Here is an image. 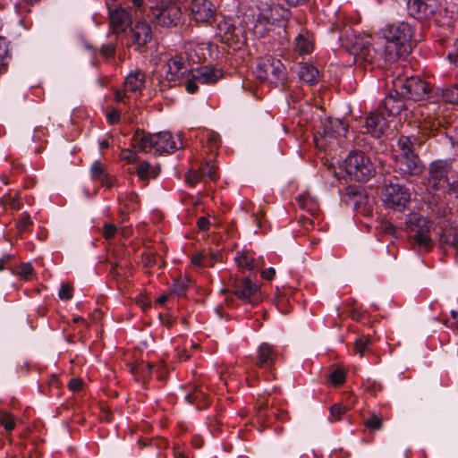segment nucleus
Segmentation results:
<instances>
[{"label": "nucleus", "instance_id": "1", "mask_svg": "<svg viewBox=\"0 0 458 458\" xmlns=\"http://www.w3.org/2000/svg\"><path fill=\"white\" fill-rule=\"evenodd\" d=\"M383 34L386 40L384 49L385 59L389 62L405 58L416 45L414 28L405 21L386 26Z\"/></svg>", "mask_w": 458, "mask_h": 458}, {"label": "nucleus", "instance_id": "2", "mask_svg": "<svg viewBox=\"0 0 458 458\" xmlns=\"http://www.w3.org/2000/svg\"><path fill=\"white\" fill-rule=\"evenodd\" d=\"M131 146L140 152L148 153L154 149L156 153L159 154L174 152L178 148L170 132L150 134L139 129L131 138Z\"/></svg>", "mask_w": 458, "mask_h": 458}, {"label": "nucleus", "instance_id": "3", "mask_svg": "<svg viewBox=\"0 0 458 458\" xmlns=\"http://www.w3.org/2000/svg\"><path fill=\"white\" fill-rule=\"evenodd\" d=\"M150 18L156 24L170 28L176 26L182 17V10L173 0H148Z\"/></svg>", "mask_w": 458, "mask_h": 458}, {"label": "nucleus", "instance_id": "4", "mask_svg": "<svg viewBox=\"0 0 458 458\" xmlns=\"http://www.w3.org/2000/svg\"><path fill=\"white\" fill-rule=\"evenodd\" d=\"M396 94L413 101H420L430 98L433 87L419 76L397 78L394 82Z\"/></svg>", "mask_w": 458, "mask_h": 458}, {"label": "nucleus", "instance_id": "5", "mask_svg": "<svg viewBox=\"0 0 458 458\" xmlns=\"http://www.w3.org/2000/svg\"><path fill=\"white\" fill-rule=\"evenodd\" d=\"M342 47L353 55L355 62L374 63L377 51L371 47L369 37H361L348 30L344 37H340Z\"/></svg>", "mask_w": 458, "mask_h": 458}, {"label": "nucleus", "instance_id": "6", "mask_svg": "<svg viewBox=\"0 0 458 458\" xmlns=\"http://www.w3.org/2000/svg\"><path fill=\"white\" fill-rule=\"evenodd\" d=\"M346 173L358 182L369 181L376 173L375 167L362 151H352L344 160Z\"/></svg>", "mask_w": 458, "mask_h": 458}, {"label": "nucleus", "instance_id": "7", "mask_svg": "<svg viewBox=\"0 0 458 458\" xmlns=\"http://www.w3.org/2000/svg\"><path fill=\"white\" fill-rule=\"evenodd\" d=\"M348 126L340 119L328 118L314 135V141L318 148H327L340 137H344Z\"/></svg>", "mask_w": 458, "mask_h": 458}, {"label": "nucleus", "instance_id": "8", "mask_svg": "<svg viewBox=\"0 0 458 458\" xmlns=\"http://www.w3.org/2000/svg\"><path fill=\"white\" fill-rule=\"evenodd\" d=\"M257 77L263 81L277 85L286 80V68L281 60L270 55L261 58L256 69Z\"/></svg>", "mask_w": 458, "mask_h": 458}, {"label": "nucleus", "instance_id": "9", "mask_svg": "<svg viewBox=\"0 0 458 458\" xmlns=\"http://www.w3.org/2000/svg\"><path fill=\"white\" fill-rule=\"evenodd\" d=\"M452 170V161L449 159H437L428 164L427 186L433 191L444 189L448 182V174Z\"/></svg>", "mask_w": 458, "mask_h": 458}, {"label": "nucleus", "instance_id": "10", "mask_svg": "<svg viewBox=\"0 0 458 458\" xmlns=\"http://www.w3.org/2000/svg\"><path fill=\"white\" fill-rule=\"evenodd\" d=\"M382 199L387 207L401 210L410 202L411 193L405 186L389 182L382 189Z\"/></svg>", "mask_w": 458, "mask_h": 458}, {"label": "nucleus", "instance_id": "11", "mask_svg": "<svg viewBox=\"0 0 458 458\" xmlns=\"http://www.w3.org/2000/svg\"><path fill=\"white\" fill-rule=\"evenodd\" d=\"M423 169L424 165L417 154L395 156L394 172L403 179L420 176Z\"/></svg>", "mask_w": 458, "mask_h": 458}, {"label": "nucleus", "instance_id": "12", "mask_svg": "<svg viewBox=\"0 0 458 458\" xmlns=\"http://www.w3.org/2000/svg\"><path fill=\"white\" fill-rule=\"evenodd\" d=\"M222 42L233 50H239L247 44V32L242 27H237L228 21H221L217 26Z\"/></svg>", "mask_w": 458, "mask_h": 458}, {"label": "nucleus", "instance_id": "13", "mask_svg": "<svg viewBox=\"0 0 458 458\" xmlns=\"http://www.w3.org/2000/svg\"><path fill=\"white\" fill-rule=\"evenodd\" d=\"M232 292L245 302L256 304L259 301V286L248 277L234 278L232 282Z\"/></svg>", "mask_w": 458, "mask_h": 458}, {"label": "nucleus", "instance_id": "14", "mask_svg": "<svg viewBox=\"0 0 458 458\" xmlns=\"http://www.w3.org/2000/svg\"><path fill=\"white\" fill-rule=\"evenodd\" d=\"M165 67L166 71L165 79L169 83H174L173 85H169L170 87L181 84V79L189 77L191 72L184 58L179 55L170 58L167 61Z\"/></svg>", "mask_w": 458, "mask_h": 458}, {"label": "nucleus", "instance_id": "15", "mask_svg": "<svg viewBox=\"0 0 458 458\" xmlns=\"http://www.w3.org/2000/svg\"><path fill=\"white\" fill-rule=\"evenodd\" d=\"M409 14L417 20H426L432 17L437 10V0H408Z\"/></svg>", "mask_w": 458, "mask_h": 458}, {"label": "nucleus", "instance_id": "16", "mask_svg": "<svg viewBox=\"0 0 458 458\" xmlns=\"http://www.w3.org/2000/svg\"><path fill=\"white\" fill-rule=\"evenodd\" d=\"M190 10L198 22L211 23L215 20L216 9L209 0H192Z\"/></svg>", "mask_w": 458, "mask_h": 458}, {"label": "nucleus", "instance_id": "17", "mask_svg": "<svg viewBox=\"0 0 458 458\" xmlns=\"http://www.w3.org/2000/svg\"><path fill=\"white\" fill-rule=\"evenodd\" d=\"M366 132L374 138H380L388 127L385 114L379 109L370 112L365 120Z\"/></svg>", "mask_w": 458, "mask_h": 458}, {"label": "nucleus", "instance_id": "18", "mask_svg": "<svg viewBox=\"0 0 458 458\" xmlns=\"http://www.w3.org/2000/svg\"><path fill=\"white\" fill-rule=\"evenodd\" d=\"M131 38L136 50L143 52V48L152 39V30L150 26L144 21H138L131 30Z\"/></svg>", "mask_w": 458, "mask_h": 458}, {"label": "nucleus", "instance_id": "19", "mask_svg": "<svg viewBox=\"0 0 458 458\" xmlns=\"http://www.w3.org/2000/svg\"><path fill=\"white\" fill-rule=\"evenodd\" d=\"M343 199L346 205L359 209L362 205L366 204L368 196L362 186L348 185L343 191Z\"/></svg>", "mask_w": 458, "mask_h": 458}, {"label": "nucleus", "instance_id": "20", "mask_svg": "<svg viewBox=\"0 0 458 458\" xmlns=\"http://www.w3.org/2000/svg\"><path fill=\"white\" fill-rule=\"evenodd\" d=\"M109 9L110 26L115 33L123 32L131 23V16L127 10L122 7Z\"/></svg>", "mask_w": 458, "mask_h": 458}, {"label": "nucleus", "instance_id": "21", "mask_svg": "<svg viewBox=\"0 0 458 458\" xmlns=\"http://www.w3.org/2000/svg\"><path fill=\"white\" fill-rule=\"evenodd\" d=\"M390 93L387 95L380 103L378 109L384 113L385 114L390 115H397L401 113V111L404 108L403 99L405 98H402L400 94Z\"/></svg>", "mask_w": 458, "mask_h": 458}, {"label": "nucleus", "instance_id": "22", "mask_svg": "<svg viewBox=\"0 0 458 458\" xmlns=\"http://www.w3.org/2000/svg\"><path fill=\"white\" fill-rule=\"evenodd\" d=\"M90 175L93 181L100 182L106 189L113 187L116 182L115 177L107 172L106 165L98 160L90 167Z\"/></svg>", "mask_w": 458, "mask_h": 458}, {"label": "nucleus", "instance_id": "23", "mask_svg": "<svg viewBox=\"0 0 458 458\" xmlns=\"http://www.w3.org/2000/svg\"><path fill=\"white\" fill-rule=\"evenodd\" d=\"M276 359V352L274 346L267 343L261 344L257 351L255 364L260 369H271Z\"/></svg>", "mask_w": 458, "mask_h": 458}, {"label": "nucleus", "instance_id": "24", "mask_svg": "<svg viewBox=\"0 0 458 458\" xmlns=\"http://www.w3.org/2000/svg\"><path fill=\"white\" fill-rule=\"evenodd\" d=\"M252 33L259 38H274L275 25L268 18L259 14L252 28Z\"/></svg>", "mask_w": 458, "mask_h": 458}, {"label": "nucleus", "instance_id": "25", "mask_svg": "<svg viewBox=\"0 0 458 458\" xmlns=\"http://www.w3.org/2000/svg\"><path fill=\"white\" fill-rule=\"evenodd\" d=\"M293 46L294 51L301 55L310 54L313 50L312 35L306 30H301L295 37Z\"/></svg>", "mask_w": 458, "mask_h": 458}, {"label": "nucleus", "instance_id": "26", "mask_svg": "<svg viewBox=\"0 0 458 458\" xmlns=\"http://www.w3.org/2000/svg\"><path fill=\"white\" fill-rule=\"evenodd\" d=\"M439 244L445 251L453 250L454 255L458 256V230L454 227L444 230L439 236Z\"/></svg>", "mask_w": 458, "mask_h": 458}, {"label": "nucleus", "instance_id": "27", "mask_svg": "<svg viewBox=\"0 0 458 458\" xmlns=\"http://www.w3.org/2000/svg\"><path fill=\"white\" fill-rule=\"evenodd\" d=\"M145 79L144 72L139 70L131 72L125 78L123 88L131 92L140 91L144 87Z\"/></svg>", "mask_w": 458, "mask_h": 458}, {"label": "nucleus", "instance_id": "28", "mask_svg": "<svg viewBox=\"0 0 458 458\" xmlns=\"http://www.w3.org/2000/svg\"><path fill=\"white\" fill-rule=\"evenodd\" d=\"M442 126V121L435 117L424 118L419 124V132L425 137L434 136Z\"/></svg>", "mask_w": 458, "mask_h": 458}, {"label": "nucleus", "instance_id": "29", "mask_svg": "<svg viewBox=\"0 0 458 458\" xmlns=\"http://www.w3.org/2000/svg\"><path fill=\"white\" fill-rule=\"evenodd\" d=\"M296 200L299 208L307 211L312 216H316L318 213L319 205L310 194H301L298 196Z\"/></svg>", "mask_w": 458, "mask_h": 458}, {"label": "nucleus", "instance_id": "30", "mask_svg": "<svg viewBox=\"0 0 458 458\" xmlns=\"http://www.w3.org/2000/svg\"><path fill=\"white\" fill-rule=\"evenodd\" d=\"M235 261L240 267L248 270H253L260 266V261L255 259L254 253L248 250L238 253Z\"/></svg>", "mask_w": 458, "mask_h": 458}, {"label": "nucleus", "instance_id": "31", "mask_svg": "<svg viewBox=\"0 0 458 458\" xmlns=\"http://www.w3.org/2000/svg\"><path fill=\"white\" fill-rule=\"evenodd\" d=\"M298 75L302 81L313 85L318 81V71L311 64H301L298 71Z\"/></svg>", "mask_w": 458, "mask_h": 458}, {"label": "nucleus", "instance_id": "32", "mask_svg": "<svg viewBox=\"0 0 458 458\" xmlns=\"http://www.w3.org/2000/svg\"><path fill=\"white\" fill-rule=\"evenodd\" d=\"M135 172L141 181H148L150 178H156L157 176L159 168L151 165L147 161H142L138 165Z\"/></svg>", "mask_w": 458, "mask_h": 458}, {"label": "nucleus", "instance_id": "33", "mask_svg": "<svg viewBox=\"0 0 458 458\" xmlns=\"http://www.w3.org/2000/svg\"><path fill=\"white\" fill-rule=\"evenodd\" d=\"M206 398L207 395L201 391L200 387L197 386L185 396L188 403H195L199 410L208 405Z\"/></svg>", "mask_w": 458, "mask_h": 458}, {"label": "nucleus", "instance_id": "34", "mask_svg": "<svg viewBox=\"0 0 458 458\" xmlns=\"http://www.w3.org/2000/svg\"><path fill=\"white\" fill-rule=\"evenodd\" d=\"M432 227L431 222L423 216H414L411 219V233H429Z\"/></svg>", "mask_w": 458, "mask_h": 458}, {"label": "nucleus", "instance_id": "35", "mask_svg": "<svg viewBox=\"0 0 458 458\" xmlns=\"http://www.w3.org/2000/svg\"><path fill=\"white\" fill-rule=\"evenodd\" d=\"M428 233H415L411 235L413 242L416 243L420 250H423L426 252L429 251L434 245L433 241Z\"/></svg>", "mask_w": 458, "mask_h": 458}, {"label": "nucleus", "instance_id": "36", "mask_svg": "<svg viewBox=\"0 0 458 458\" xmlns=\"http://www.w3.org/2000/svg\"><path fill=\"white\" fill-rule=\"evenodd\" d=\"M414 141L411 137L400 136L397 141L398 154L397 155H410L415 154L413 148Z\"/></svg>", "mask_w": 458, "mask_h": 458}, {"label": "nucleus", "instance_id": "37", "mask_svg": "<svg viewBox=\"0 0 458 458\" xmlns=\"http://www.w3.org/2000/svg\"><path fill=\"white\" fill-rule=\"evenodd\" d=\"M217 166L209 162H205L199 166L200 174L203 177H208L211 181H216L218 178Z\"/></svg>", "mask_w": 458, "mask_h": 458}, {"label": "nucleus", "instance_id": "38", "mask_svg": "<svg viewBox=\"0 0 458 458\" xmlns=\"http://www.w3.org/2000/svg\"><path fill=\"white\" fill-rule=\"evenodd\" d=\"M442 98L446 103L458 105V85L443 89Z\"/></svg>", "mask_w": 458, "mask_h": 458}, {"label": "nucleus", "instance_id": "39", "mask_svg": "<svg viewBox=\"0 0 458 458\" xmlns=\"http://www.w3.org/2000/svg\"><path fill=\"white\" fill-rule=\"evenodd\" d=\"M140 448H143L147 445H155L158 448L165 447L168 444L167 440L165 438H158V437H142L140 438L137 442Z\"/></svg>", "mask_w": 458, "mask_h": 458}, {"label": "nucleus", "instance_id": "40", "mask_svg": "<svg viewBox=\"0 0 458 458\" xmlns=\"http://www.w3.org/2000/svg\"><path fill=\"white\" fill-rule=\"evenodd\" d=\"M216 71L214 70H204L197 76H193L194 80L200 81L201 83H214L217 81L218 75Z\"/></svg>", "mask_w": 458, "mask_h": 458}, {"label": "nucleus", "instance_id": "41", "mask_svg": "<svg viewBox=\"0 0 458 458\" xmlns=\"http://www.w3.org/2000/svg\"><path fill=\"white\" fill-rule=\"evenodd\" d=\"M364 425L369 429H378L383 426V417L376 413H371L369 418L364 420Z\"/></svg>", "mask_w": 458, "mask_h": 458}, {"label": "nucleus", "instance_id": "42", "mask_svg": "<svg viewBox=\"0 0 458 458\" xmlns=\"http://www.w3.org/2000/svg\"><path fill=\"white\" fill-rule=\"evenodd\" d=\"M0 426L4 427V429L9 430L13 429L17 424L14 417L11 413L4 412L0 415Z\"/></svg>", "mask_w": 458, "mask_h": 458}, {"label": "nucleus", "instance_id": "43", "mask_svg": "<svg viewBox=\"0 0 458 458\" xmlns=\"http://www.w3.org/2000/svg\"><path fill=\"white\" fill-rule=\"evenodd\" d=\"M370 343H371L370 339L367 336H362V337L358 338L354 344L355 352L359 353L360 356H362L364 354L365 351L368 349Z\"/></svg>", "mask_w": 458, "mask_h": 458}, {"label": "nucleus", "instance_id": "44", "mask_svg": "<svg viewBox=\"0 0 458 458\" xmlns=\"http://www.w3.org/2000/svg\"><path fill=\"white\" fill-rule=\"evenodd\" d=\"M1 203L2 205L4 206H8L9 208L14 209V210H19L21 207V203L20 201V199L16 197V195L14 197H12L10 194L7 195V196H4L1 199Z\"/></svg>", "mask_w": 458, "mask_h": 458}, {"label": "nucleus", "instance_id": "45", "mask_svg": "<svg viewBox=\"0 0 458 458\" xmlns=\"http://www.w3.org/2000/svg\"><path fill=\"white\" fill-rule=\"evenodd\" d=\"M187 288L188 281L186 279H178L173 284L172 292L177 295H182Z\"/></svg>", "mask_w": 458, "mask_h": 458}, {"label": "nucleus", "instance_id": "46", "mask_svg": "<svg viewBox=\"0 0 458 458\" xmlns=\"http://www.w3.org/2000/svg\"><path fill=\"white\" fill-rule=\"evenodd\" d=\"M31 225L32 220L30 216L28 214L24 213L21 215L16 227L19 233H21L23 232H26Z\"/></svg>", "mask_w": 458, "mask_h": 458}, {"label": "nucleus", "instance_id": "47", "mask_svg": "<svg viewBox=\"0 0 458 458\" xmlns=\"http://www.w3.org/2000/svg\"><path fill=\"white\" fill-rule=\"evenodd\" d=\"M268 404H269L268 397L262 396L258 399L257 407H258V417H259V422L261 420V417L267 415V413H264V411H266L267 410Z\"/></svg>", "mask_w": 458, "mask_h": 458}, {"label": "nucleus", "instance_id": "48", "mask_svg": "<svg viewBox=\"0 0 458 458\" xmlns=\"http://www.w3.org/2000/svg\"><path fill=\"white\" fill-rule=\"evenodd\" d=\"M346 411V407L342 403H335L330 408V415L334 420H341V416L344 415Z\"/></svg>", "mask_w": 458, "mask_h": 458}, {"label": "nucleus", "instance_id": "49", "mask_svg": "<svg viewBox=\"0 0 458 458\" xmlns=\"http://www.w3.org/2000/svg\"><path fill=\"white\" fill-rule=\"evenodd\" d=\"M331 382L335 386L343 384L345 381V374L341 369H335L329 377Z\"/></svg>", "mask_w": 458, "mask_h": 458}, {"label": "nucleus", "instance_id": "50", "mask_svg": "<svg viewBox=\"0 0 458 458\" xmlns=\"http://www.w3.org/2000/svg\"><path fill=\"white\" fill-rule=\"evenodd\" d=\"M210 260H211L210 258H208L206 255H202L201 253H199V254H198L196 256H193L191 258V264L194 265V266H197V267H207L209 264H211Z\"/></svg>", "mask_w": 458, "mask_h": 458}, {"label": "nucleus", "instance_id": "51", "mask_svg": "<svg viewBox=\"0 0 458 458\" xmlns=\"http://www.w3.org/2000/svg\"><path fill=\"white\" fill-rule=\"evenodd\" d=\"M157 256L153 252L144 253L142 256V262L144 267H152L157 264Z\"/></svg>", "mask_w": 458, "mask_h": 458}, {"label": "nucleus", "instance_id": "52", "mask_svg": "<svg viewBox=\"0 0 458 458\" xmlns=\"http://www.w3.org/2000/svg\"><path fill=\"white\" fill-rule=\"evenodd\" d=\"M201 180H203V177L200 174L199 168L198 170L188 172L186 175V181L191 185H193Z\"/></svg>", "mask_w": 458, "mask_h": 458}, {"label": "nucleus", "instance_id": "53", "mask_svg": "<svg viewBox=\"0 0 458 458\" xmlns=\"http://www.w3.org/2000/svg\"><path fill=\"white\" fill-rule=\"evenodd\" d=\"M8 56V48L4 38L0 37V65H6L4 64L5 58Z\"/></svg>", "mask_w": 458, "mask_h": 458}, {"label": "nucleus", "instance_id": "54", "mask_svg": "<svg viewBox=\"0 0 458 458\" xmlns=\"http://www.w3.org/2000/svg\"><path fill=\"white\" fill-rule=\"evenodd\" d=\"M58 294L62 300H70L72 297V288L69 284H63Z\"/></svg>", "mask_w": 458, "mask_h": 458}, {"label": "nucleus", "instance_id": "55", "mask_svg": "<svg viewBox=\"0 0 458 458\" xmlns=\"http://www.w3.org/2000/svg\"><path fill=\"white\" fill-rule=\"evenodd\" d=\"M121 157L127 163H134L138 160L136 153L131 149H123L121 153Z\"/></svg>", "mask_w": 458, "mask_h": 458}, {"label": "nucleus", "instance_id": "56", "mask_svg": "<svg viewBox=\"0 0 458 458\" xmlns=\"http://www.w3.org/2000/svg\"><path fill=\"white\" fill-rule=\"evenodd\" d=\"M138 367L140 369V374L143 377L149 376L154 368L153 364L145 362L143 360L139 362Z\"/></svg>", "mask_w": 458, "mask_h": 458}, {"label": "nucleus", "instance_id": "57", "mask_svg": "<svg viewBox=\"0 0 458 458\" xmlns=\"http://www.w3.org/2000/svg\"><path fill=\"white\" fill-rule=\"evenodd\" d=\"M100 53L106 58H110L114 55L115 47L113 44L103 45L100 48Z\"/></svg>", "mask_w": 458, "mask_h": 458}, {"label": "nucleus", "instance_id": "58", "mask_svg": "<svg viewBox=\"0 0 458 458\" xmlns=\"http://www.w3.org/2000/svg\"><path fill=\"white\" fill-rule=\"evenodd\" d=\"M116 233V227L111 224H106L103 228V235L106 240L114 237Z\"/></svg>", "mask_w": 458, "mask_h": 458}, {"label": "nucleus", "instance_id": "59", "mask_svg": "<svg viewBox=\"0 0 458 458\" xmlns=\"http://www.w3.org/2000/svg\"><path fill=\"white\" fill-rule=\"evenodd\" d=\"M121 112L118 109H113L106 114V120L110 124H114L119 122Z\"/></svg>", "mask_w": 458, "mask_h": 458}, {"label": "nucleus", "instance_id": "60", "mask_svg": "<svg viewBox=\"0 0 458 458\" xmlns=\"http://www.w3.org/2000/svg\"><path fill=\"white\" fill-rule=\"evenodd\" d=\"M82 380L80 378H72L68 383V387L72 392H78L82 387Z\"/></svg>", "mask_w": 458, "mask_h": 458}, {"label": "nucleus", "instance_id": "61", "mask_svg": "<svg viewBox=\"0 0 458 458\" xmlns=\"http://www.w3.org/2000/svg\"><path fill=\"white\" fill-rule=\"evenodd\" d=\"M33 267L30 264H22L20 267V274L25 279H29V277L32 275Z\"/></svg>", "mask_w": 458, "mask_h": 458}, {"label": "nucleus", "instance_id": "62", "mask_svg": "<svg viewBox=\"0 0 458 458\" xmlns=\"http://www.w3.org/2000/svg\"><path fill=\"white\" fill-rule=\"evenodd\" d=\"M12 255H5L0 259V271L9 269L11 267Z\"/></svg>", "mask_w": 458, "mask_h": 458}, {"label": "nucleus", "instance_id": "63", "mask_svg": "<svg viewBox=\"0 0 458 458\" xmlns=\"http://www.w3.org/2000/svg\"><path fill=\"white\" fill-rule=\"evenodd\" d=\"M186 78H187V80H186V83H185V89L190 94L196 93L199 89L197 83L195 82V81L191 80L188 77H186Z\"/></svg>", "mask_w": 458, "mask_h": 458}, {"label": "nucleus", "instance_id": "64", "mask_svg": "<svg viewBox=\"0 0 458 458\" xmlns=\"http://www.w3.org/2000/svg\"><path fill=\"white\" fill-rule=\"evenodd\" d=\"M450 63L458 67V47L447 54Z\"/></svg>", "mask_w": 458, "mask_h": 458}]
</instances>
